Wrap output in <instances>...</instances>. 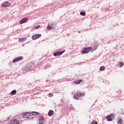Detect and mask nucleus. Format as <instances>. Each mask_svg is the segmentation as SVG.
Returning <instances> with one entry per match:
<instances>
[{
	"label": "nucleus",
	"instance_id": "412c9836",
	"mask_svg": "<svg viewBox=\"0 0 124 124\" xmlns=\"http://www.w3.org/2000/svg\"><path fill=\"white\" fill-rule=\"evenodd\" d=\"M91 124H97V122H96V121L93 120L91 123Z\"/></svg>",
	"mask_w": 124,
	"mask_h": 124
},
{
	"label": "nucleus",
	"instance_id": "1a4fd4ad",
	"mask_svg": "<svg viewBox=\"0 0 124 124\" xmlns=\"http://www.w3.org/2000/svg\"><path fill=\"white\" fill-rule=\"evenodd\" d=\"M63 53V51H59L54 53L53 55L56 57V56H61Z\"/></svg>",
	"mask_w": 124,
	"mask_h": 124
},
{
	"label": "nucleus",
	"instance_id": "ddd939ff",
	"mask_svg": "<svg viewBox=\"0 0 124 124\" xmlns=\"http://www.w3.org/2000/svg\"><path fill=\"white\" fill-rule=\"evenodd\" d=\"M81 82H82V80L81 79H79V80H78L77 81H75L73 82L74 84H79V83H81Z\"/></svg>",
	"mask_w": 124,
	"mask_h": 124
},
{
	"label": "nucleus",
	"instance_id": "f03ea898",
	"mask_svg": "<svg viewBox=\"0 0 124 124\" xmlns=\"http://www.w3.org/2000/svg\"><path fill=\"white\" fill-rule=\"evenodd\" d=\"M92 50H93V47H88L87 48H86L84 50H82V53L86 54V53H88L90 52V51H92Z\"/></svg>",
	"mask_w": 124,
	"mask_h": 124
},
{
	"label": "nucleus",
	"instance_id": "4468645a",
	"mask_svg": "<svg viewBox=\"0 0 124 124\" xmlns=\"http://www.w3.org/2000/svg\"><path fill=\"white\" fill-rule=\"evenodd\" d=\"M31 114L33 115V116H37V115L39 114V113L38 112L33 111L31 112Z\"/></svg>",
	"mask_w": 124,
	"mask_h": 124
},
{
	"label": "nucleus",
	"instance_id": "0eeeda50",
	"mask_svg": "<svg viewBox=\"0 0 124 124\" xmlns=\"http://www.w3.org/2000/svg\"><path fill=\"white\" fill-rule=\"evenodd\" d=\"M21 60H23V57H17L13 61V62H19Z\"/></svg>",
	"mask_w": 124,
	"mask_h": 124
},
{
	"label": "nucleus",
	"instance_id": "6ab92c4d",
	"mask_svg": "<svg viewBox=\"0 0 124 124\" xmlns=\"http://www.w3.org/2000/svg\"><path fill=\"white\" fill-rule=\"evenodd\" d=\"M47 30H52L53 28L52 27V25H48L47 27Z\"/></svg>",
	"mask_w": 124,
	"mask_h": 124
},
{
	"label": "nucleus",
	"instance_id": "f3484780",
	"mask_svg": "<svg viewBox=\"0 0 124 124\" xmlns=\"http://www.w3.org/2000/svg\"><path fill=\"white\" fill-rule=\"evenodd\" d=\"M119 66L120 67H123V66H124V62H119Z\"/></svg>",
	"mask_w": 124,
	"mask_h": 124
},
{
	"label": "nucleus",
	"instance_id": "20e7f679",
	"mask_svg": "<svg viewBox=\"0 0 124 124\" xmlns=\"http://www.w3.org/2000/svg\"><path fill=\"white\" fill-rule=\"evenodd\" d=\"M10 124H19L20 123L19 122V120L17 119H14L9 122Z\"/></svg>",
	"mask_w": 124,
	"mask_h": 124
},
{
	"label": "nucleus",
	"instance_id": "9d476101",
	"mask_svg": "<svg viewBox=\"0 0 124 124\" xmlns=\"http://www.w3.org/2000/svg\"><path fill=\"white\" fill-rule=\"evenodd\" d=\"M24 116L26 118H30V117H31V113L29 112H26V113H25Z\"/></svg>",
	"mask_w": 124,
	"mask_h": 124
},
{
	"label": "nucleus",
	"instance_id": "423d86ee",
	"mask_svg": "<svg viewBox=\"0 0 124 124\" xmlns=\"http://www.w3.org/2000/svg\"><path fill=\"white\" fill-rule=\"evenodd\" d=\"M10 6V3L8 2L7 1L4 2L1 5V6H2V7H8V6Z\"/></svg>",
	"mask_w": 124,
	"mask_h": 124
},
{
	"label": "nucleus",
	"instance_id": "7ed1b4c3",
	"mask_svg": "<svg viewBox=\"0 0 124 124\" xmlns=\"http://www.w3.org/2000/svg\"><path fill=\"white\" fill-rule=\"evenodd\" d=\"M39 37H41V34H36L32 36L31 38L33 40H35V39H37V38H39Z\"/></svg>",
	"mask_w": 124,
	"mask_h": 124
},
{
	"label": "nucleus",
	"instance_id": "2eb2a0df",
	"mask_svg": "<svg viewBox=\"0 0 124 124\" xmlns=\"http://www.w3.org/2000/svg\"><path fill=\"white\" fill-rule=\"evenodd\" d=\"M44 123V119L40 118L39 120V124H43Z\"/></svg>",
	"mask_w": 124,
	"mask_h": 124
},
{
	"label": "nucleus",
	"instance_id": "39448f33",
	"mask_svg": "<svg viewBox=\"0 0 124 124\" xmlns=\"http://www.w3.org/2000/svg\"><path fill=\"white\" fill-rule=\"evenodd\" d=\"M113 118H114V115H113V114L108 115L106 117V120L108 121H112V119Z\"/></svg>",
	"mask_w": 124,
	"mask_h": 124
},
{
	"label": "nucleus",
	"instance_id": "f8f14e48",
	"mask_svg": "<svg viewBox=\"0 0 124 124\" xmlns=\"http://www.w3.org/2000/svg\"><path fill=\"white\" fill-rule=\"evenodd\" d=\"M27 40V39H26L25 38H21V39H19L18 40V42H24V41Z\"/></svg>",
	"mask_w": 124,
	"mask_h": 124
},
{
	"label": "nucleus",
	"instance_id": "9b49d317",
	"mask_svg": "<svg viewBox=\"0 0 124 124\" xmlns=\"http://www.w3.org/2000/svg\"><path fill=\"white\" fill-rule=\"evenodd\" d=\"M48 116H53L54 115V111L50 110L48 113Z\"/></svg>",
	"mask_w": 124,
	"mask_h": 124
},
{
	"label": "nucleus",
	"instance_id": "aec40b11",
	"mask_svg": "<svg viewBox=\"0 0 124 124\" xmlns=\"http://www.w3.org/2000/svg\"><path fill=\"white\" fill-rule=\"evenodd\" d=\"M15 93H16V90H13L11 92V94H12V95L15 94Z\"/></svg>",
	"mask_w": 124,
	"mask_h": 124
},
{
	"label": "nucleus",
	"instance_id": "6e6552de",
	"mask_svg": "<svg viewBox=\"0 0 124 124\" xmlns=\"http://www.w3.org/2000/svg\"><path fill=\"white\" fill-rule=\"evenodd\" d=\"M28 20H29L28 18H27V17L24 18L23 19H22L20 21L19 23L24 24V23H26V22H27Z\"/></svg>",
	"mask_w": 124,
	"mask_h": 124
},
{
	"label": "nucleus",
	"instance_id": "dca6fc26",
	"mask_svg": "<svg viewBox=\"0 0 124 124\" xmlns=\"http://www.w3.org/2000/svg\"><path fill=\"white\" fill-rule=\"evenodd\" d=\"M100 71H104L105 70V67L104 66H101L99 69Z\"/></svg>",
	"mask_w": 124,
	"mask_h": 124
},
{
	"label": "nucleus",
	"instance_id": "5701e85b",
	"mask_svg": "<svg viewBox=\"0 0 124 124\" xmlns=\"http://www.w3.org/2000/svg\"><path fill=\"white\" fill-rule=\"evenodd\" d=\"M53 93H49V94H48V96H49V97H53Z\"/></svg>",
	"mask_w": 124,
	"mask_h": 124
},
{
	"label": "nucleus",
	"instance_id": "4be33fe9",
	"mask_svg": "<svg viewBox=\"0 0 124 124\" xmlns=\"http://www.w3.org/2000/svg\"><path fill=\"white\" fill-rule=\"evenodd\" d=\"M118 123L119 124H123V120L120 119V120L118 121Z\"/></svg>",
	"mask_w": 124,
	"mask_h": 124
},
{
	"label": "nucleus",
	"instance_id": "f257e3e1",
	"mask_svg": "<svg viewBox=\"0 0 124 124\" xmlns=\"http://www.w3.org/2000/svg\"><path fill=\"white\" fill-rule=\"evenodd\" d=\"M84 95L85 93H81L80 92H77L74 94L73 98L78 100L80 97H82V96H84Z\"/></svg>",
	"mask_w": 124,
	"mask_h": 124
},
{
	"label": "nucleus",
	"instance_id": "a211bd4d",
	"mask_svg": "<svg viewBox=\"0 0 124 124\" xmlns=\"http://www.w3.org/2000/svg\"><path fill=\"white\" fill-rule=\"evenodd\" d=\"M80 14L81 16H85V15H86V13L85 12H81Z\"/></svg>",
	"mask_w": 124,
	"mask_h": 124
},
{
	"label": "nucleus",
	"instance_id": "b1692460",
	"mask_svg": "<svg viewBox=\"0 0 124 124\" xmlns=\"http://www.w3.org/2000/svg\"><path fill=\"white\" fill-rule=\"evenodd\" d=\"M39 28H40V25H39V26H38L37 27H35V29H39Z\"/></svg>",
	"mask_w": 124,
	"mask_h": 124
}]
</instances>
